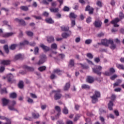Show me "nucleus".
<instances>
[{
	"label": "nucleus",
	"mask_w": 124,
	"mask_h": 124,
	"mask_svg": "<svg viewBox=\"0 0 124 124\" xmlns=\"http://www.w3.org/2000/svg\"><path fill=\"white\" fill-rule=\"evenodd\" d=\"M100 92L99 91H95L94 92V94L91 96V98H92V103L95 104L98 101V99L99 97H100Z\"/></svg>",
	"instance_id": "f257e3e1"
},
{
	"label": "nucleus",
	"mask_w": 124,
	"mask_h": 124,
	"mask_svg": "<svg viewBox=\"0 0 124 124\" xmlns=\"http://www.w3.org/2000/svg\"><path fill=\"white\" fill-rule=\"evenodd\" d=\"M52 92L55 93L54 96L55 100H59L62 98V95L61 93V90H53Z\"/></svg>",
	"instance_id": "f03ea898"
},
{
	"label": "nucleus",
	"mask_w": 124,
	"mask_h": 124,
	"mask_svg": "<svg viewBox=\"0 0 124 124\" xmlns=\"http://www.w3.org/2000/svg\"><path fill=\"white\" fill-rule=\"evenodd\" d=\"M101 69H102V67L99 65L97 66L96 68H93L92 69V70L93 73H95V74H97L98 76H101Z\"/></svg>",
	"instance_id": "7ed1b4c3"
},
{
	"label": "nucleus",
	"mask_w": 124,
	"mask_h": 124,
	"mask_svg": "<svg viewBox=\"0 0 124 124\" xmlns=\"http://www.w3.org/2000/svg\"><path fill=\"white\" fill-rule=\"evenodd\" d=\"M47 60V57H46V55L45 54H42L40 56V60L37 62V64L38 65H41V64H43L45 62H46V60Z\"/></svg>",
	"instance_id": "20e7f679"
},
{
	"label": "nucleus",
	"mask_w": 124,
	"mask_h": 124,
	"mask_svg": "<svg viewBox=\"0 0 124 124\" xmlns=\"http://www.w3.org/2000/svg\"><path fill=\"white\" fill-rule=\"evenodd\" d=\"M93 25L94 27H95V28L100 29V28H101V26H102V22H101V20L99 19L96 20L93 23Z\"/></svg>",
	"instance_id": "39448f33"
},
{
	"label": "nucleus",
	"mask_w": 124,
	"mask_h": 124,
	"mask_svg": "<svg viewBox=\"0 0 124 124\" xmlns=\"http://www.w3.org/2000/svg\"><path fill=\"white\" fill-rule=\"evenodd\" d=\"M13 78H14V76L12 74L10 73L8 75H7V79L8 80V82L10 83V84H12V83L15 82V80L13 79Z\"/></svg>",
	"instance_id": "423d86ee"
},
{
	"label": "nucleus",
	"mask_w": 124,
	"mask_h": 124,
	"mask_svg": "<svg viewBox=\"0 0 124 124\" xmlns=\"http://www.w3.org/2000/svg\"><path fill=\"white\" fill-rule=\"evenodd\" d=\"M119 22H120V19L119 18H116L114 20H112L110 23L113 25L114 27L118 28V27H119V25H118Z\"/></svg>",
	"instance_id": "0eeeda50"
},
{
	"label": "nucleus",
	"mask_w": 124,
	"mask_h": 124,
	"mask_svg": "<svg viewBox=\"0 0 124 124\" xmlns=\"http://www.w3.org/2000/svg\"><path fill=\"white\" fill-rule=\"evenodd\" d=\"M40 47L43 49L44 52H48V51H50V47L43 45V44H41Z\"/></svg>",
	"instance_id": "6e6552de"
},
{
	"label": "nucleus",
	"mask_w": 124,
	"mask_h": 124,
	"mask_svg": "<svg viewBox=\"0 0 124 124\" xmlns=\"http://www.w3.org/2000/svg\"><path fill=\"white\" fill-rule=\"evenodd\" d=\"M10 60H1L0 62V64L1 65H9L10 64Z\"/></svg>",
	"instance_id": "1a4fd4ad"
},
{
	"label": "nucleus",
	"mask_w": 124,
	"mask_h": 124,
	"mask_svg": "<svg viewBox=\"0 0 124 124\" xmlns=\"http://www.w3.org/2000/svg\"><path fill=\"white\" fill-rule=\"evenodd\" d=\"M93 8H91L90 5H87L85 8V11H89V14H93Z\"/></svg>",
	"instance_id": "9d476101"
},
{
	"label": "nucleus",
	"mask_w": 124,
	"mask_h": 124,
	"mask_svg": "<svg viewBox=\"0 0 124 124\" xmlns=\"http://www.w3.org/2000/svg\"><path fill=\"white\" fill-rule=\"evenodd\" d=\"M86 81L89 84H93V83L94 82V79L93 78V77L89 76L87 77Z\"/></svg>",
	"instance_id": "9b49d317"
},
{
	"label": "nucleus",
	"mask_w": 124,
	"mask_h": 124,
	"mask_svg": "<svg viewBox=\"0 0 124 124\" xmlns=\"http://www.w3.org/2000/svg\"><path fill=\"white\" fill-rule=\"evenodd\" d=\"M75 66V62L74 59H71L69 62L68 67L71 68L72 67H74Z\"/></svg>",
	"instance_id": "f8f14e48"
},
{
	"label": "nucleus",
	"mask_w": 124,
	"mask_h": 124,
	"mask_svg": "<svg viewBox=\"0 0 124 124\" xmlns=\"http://www.w3.org/2000/svg\"><path fill=\"white\" fill-rule=\"evenodd\" d=\"M3 106H6L8 103H9V99H7L5 98H3L1 99Z\"/></svg>",
	"instance_id": "ddd939ff"
},
{
	"label": "nucleus",
	"mask_w": 124,
	"mask_h": 124,
	"mask_svg": "<svg viewBox=\"0 0 124 124\" xmlns=\"http://www.w3.org/2000/svg\"><path fill=\"white\" fill-rule=\"evenodd\" d=\"M25 69H27L28 71H31V72H33L34 71V68L32 67H30L27 65L23 66Z\"/></svg>",
	"instance_id": "4468645a"
},
{
	"label": "nucleus",
	"mask_w": 124,
	"mask_h": 124,
	"mask_svg": "<svg viewBox=\"0 0 124 124\" xmlns=\"http://www.w3.org/2000/svg\"><path fill=\"white\" fill-rule=\"evenodd\" d=\"M113 106H114V102L112 101H109L108 104V107L110 111L113 110Z\"/></svg>",
	"instance_id": "2eb2a0df"
},
{
	"label": "nucleus",
	"mask_w": 124,
	"mask_h": 124,
	"mask_svg": "<svg viewBox=\"0 0 124 124\" xmlns=\"http://www.w3.org/2000/svg\"><path fill=\"white\" fill-rule=\"evenodd\" d=\"M55 109L56 111L58 112V113L56 115V116H55V117L58 116V118H59V117L60 116V115H61V107H60L59 106H56L55 107Z\"/></svg>",
	"instance_id": "dca6fc26"
},
{
	"label": "nucleus",
	"mask_w": 124,
	"mask_h": 124,
	"mask_svg": "<svg viewBox=\"0 0 124 124\" xmlns=\"http://www.w3.org/2000/svg\"><path fill=\"white\" fill-rule=\"evenodd\" d=\"M102 45L103 46H105L106 47H108L109 45L108 44V40L107 39H103L101 40Z\"/></svg>",
	"instance_id": "f3484780"
},
{
	"label": "nucleus",
	"mask_w": 124,
	"mask_h": 124,
	"mask_svg": "<svg viewBox=\"0 0 124 124\" xmlns=\"http://www.w3.org/2000/svg\"><path fill=\"white\" fill-rule=\"evenodd\" d=\"M15 61H18L19 60H23V57L22 56V54H18L15 56L14 58Z\"/></svg>",
	"instance_id": "a211bd4d"
},
{
	"label": "nucleus",
	"mask_w": 124,
	"mask_h": 124,
	"mask_svg": "<svg viewBox=\"0 0 124 124\" xmlns=\"http://www.w3.org/2000/svg\"><path fill=\"white\" fill-rule=\"evenodd\" d=\"M10 98H12L13 99H15L17 98V93L15 92L12 93H10Z\"/></svg>",
	"instance_id": "6ab92c4d"
},
{
	"label": "nucleus",
	"mask_w": 124,
	"mask_h": 124,
	"mask_svg": "<svg viewBox=\"0 0 124 124\" xmlns=\"http://www.w3.org/2000/svg\"><path fill=\"white\" fill-rule=\"evenodd\" d=\"M14 34H15V33L13 32L5 33L3 35V37H10V36H12Z\"/></svg>",
	"instance_id": "aec40b11"
},
{
	"label": "nucleus",
	"mask_w": 124,
	"mask_h": 124,
	"mask_svg": "<svg viewBox=\"0 0 124 124\" xmlns=\"http://www.w3.org/2000/svg\"><path fill=\"white\" fill-rule=\"evenodd\" d=\"M18 47V45L16 44H12L10 46H9V49L10 50H12L13 51L15 50L16 49V47Z\"/></svg>",
	"instance_id": "412c9836"
},
{
	"label": "nucleus",
	"mask_w": 124,
	"mask_h": 124,
	"mask_svg": "<svg viewBox=\"0 0 124 124\" xmlns=\"http://www.w3.org/2000/svg\"><path fill=\"white\" fill-rule=\"evenodd\" d=\"M47 41L48 43H52V42H54L55 41V38L53 36L47 37Z\"/></svg>",
	"instance_id": "4be33fe9"
},
{
	"label": "nucleus",
	"mask_w": 124,
	"mask_h": 124,
	"mask_svg": "<svg viewBox=\"0 0 124 124\" xmlns=\"http://www.w3.org/2000/svg\"><path fill=\"white\" fill-rule=\"evenodd\" d=\"M69 17L70 19H76L77 18V15H75L74 13H70Z\"/></svg>",
	"instance_id": "5701e85b"
},
{
	"label": "nucleus",
	"mask_w": 124,
	"mask_h": 124,
	"mask_svg": "<svg viewBox=\"0 0 124 124\" xmlns=\"http://www.w3.org/2000/svg\"><path fill=\"white\" fill-rule=\"evenodd\" d=\"M18 87L19 89H24V81L23 80L19 81L18 84Z\"/></svg>",
	"instance_id": "b1692460"
},
{
	"label": "nucleus",
	"mask_w": 124,
	"mask_h": 124,
	"mask_svg": "<svg viewBox=\"0 0 124 124\" xmlns=\"http://www.w3.org/2000/svg\"><path fill=\"white\" fill-rule=\"evenodd\" d=\"M69 88H70V83L69 82L66 83L65 85L64 86V91H65V92L68 91V90H69Z\"/></svg>",
	"instance_id": "393cba45"
},
{
	"label": "nucleus",
	"mask_w": 124,
	"mask_h": 124,
	"mask_svg": "<svg viewBox=\"0 0 124 124\" xmlns=\"http://www.w3.org/2000/svg\"><path fill=\"white\" fill-rule=\"evenodd\" d=\"M49 10L51 12H53L54 13H58V12L59 11L58 8H49Z\"/></svg>",
	"instance_id": "a878e982"
},
{
	"label": "nucleus",
	"mask_w": 124,
	"mask_h": 124,
	"mask_svg": "<svg viewBox=\"0 0 124 124\" xmlns=\"http://www.w3.org/2000/svg\"><path fill=\"white\" fill-rule=\"evenodd\" d=\"M45 21L46 23H47L48 24H53L54 20L52 19V18H47L45 19Z\"/></svg>",
	"instance_id": "bb28decb"
},
{
	"label": "nucleus",
	"mask_w": 124,
	"mask_h": 124,
	"mask_svg": "<svg viewBox=\"0 0 124 124\" xmlns=\"http://www.w3.org/2000/svg\"><path fill=\"white\" fill-rule=\"evenodd\" d=\"M3 49L5 53H6V54H9V49H8V45H4L3 46Z\"/></svg>",
	"instance_id": "cd10ccee"
},
{
	"label": "nucleus",
	"mask_w": 124,
	"mask_h": 124,
	"mask_svg": "<svg viewBox=\"0 0 124 124\" xmlns=\"http://www.w3.org/2000/svg\"><path fill=\"white\" fill-rule=\"evenodd\" d=\"M32 117L33 118V119H38V118L40 117V115L38 113L36 114L35 113L32 112Z\"/></svg>",
	"instance_id": "c85d7f7f"
},
{
	"label": "nucleus",
	"mask_w": 124,
	"mask_h": 124,
	"mask_svg": "<svg viewBox=\"0 0 124 124\" xmlns=\"http://www.w3.org/2000/svg\"><path fill=\"white\" fill-rule=\"evenodd\" d=\"M26 33L30 37H32V36H33V33L31 31H26Z\"/></svg>",
	"instance_id": "c756f323"
},
{
	"label": "nucleus",
	"mask_w": 124,
	"mask_h": 124,
	"mask_svg": "<svg viewBox=\"0 0 124 124\" xmlns=\"http://www.w3.org/2000/svg\"><path fill=\"white\" fill-rule=\"evenodd\" d=\"M62 31H69V27H61Z\"/></svg>",
	"instance_id": "7c9ffc66"
},
{
	"label": "nucleus",
	"mask_w": 124,
	"mask_h": 124,
	"mask_svg": "<svg viewBox=\"0 0 124 124\" xmlns=\"http://www.w3.org/2000/svg\"><path fill=\"white\" fill-rule=\"evenodd\" d=\"M8 108L9 110H11V111H16V112H18V110L14 108V106H9Z\"/></svg>",
	"instance_id": "2f4dec72"
},
{
	"label": "nucleus",
	"mask_w": 124,
	"mask_h": 124,
	"mask_svg": "<svg viewBox=\"0 0 124 124\" xmlns=\"http://www.w3.org/2000/svg\"><path fill=\"white\" fill-rule=\"evenodd\" d=\"M62 113L65 115H67L68 114V109L66 108V107H64L62 110Z\"/></svg>",
	"instance_id": "473e14b6"
},
{
	"label": "nucleus",
	"mask_w": 124,
	"mask_h": 124,
	"mask_svg": "<svg viewBox=\"0 0 124 124\" xmlns=\"http://www.w3.org/2000/svg\"><path fill=\"white\" fill-rule=\"evenodd\" d=\"M20 9L23 11H28L29 8L27 6H22L20 7Z\"/></svg>",
	"instance_id": "72a5a7b5"
},
{
	"label": "nucleus",
	"mask_w": 124,
	"mask_h": 124,
	"mask_svg": "<svg viewBox=\"0 0 124 124\" xmlns=\"http://www.w3.org/2000/svg\"><path fill=\"white\" fill-rule=\"evenodd\" d=\"M38 70L40 71L41 72H42L43 71H45V70H46V66H43L39 67L38 68Z\"/></svg>",
	"instance_id": "f704fd0d"
},
{
	"label": "nucleus",
	"mask_w": 124,
	"mask_h": 124,
	"mask_svg": "<svg viewBox=\"0 0 124 124\" xmlns=\"http://www.w3.org/2000/svg\"><path fill=\"white\" fill-rule=\"evenodd\" d=\"M82 89H84L85 90H90L91 89V87L90 86L86 85V84H84L81 86Z\"/></svg>",
	"instance_id": "c9c22d12"
},
{
	"label": "nucleus",
	"mask_w": 124,
	"mask_h": 124,
	"mask_svg": "<svg viewBox=\"0 0 124 124\" xmlns=\"http://www.w3.org/2000/svg\"><path fill=\"white\" fill-rule=\"evenodd\" d=\"M19 24L21 26H27V24H26V21H25V20H24L23 19H20V21L19 22Z\"/></svg>",
	"instance_id": "e433bc0d"
},
{
	"label": "nucleus",
	"mask_w": 124,
	"mask_h": 124,
	"mask_svg": "<svg viewBox=\"0 0 124 124\" xmlns=\"http://www.w3.org/2000/svg\"><path fill=\"white\" fill-rule=\"evenodd\" d=\"M117 67L119 69H122L123 70H124V65L123 64H117L116 65Z\"/></svg>",
	"instance_id": "4c0bfd02"
},
{
	"label": "nucleus",
	"mask_w": 124,
	"mask_h": 124,
	"mask_svg": "<svg viewBox=\"0 0 124 124\" xmlns=\"http://www.w3.org/2000/svg\"><path fill=\"white\" fill-rule=\"evenodd\" d=\"M0 93L1 94L3 93H7V91L6 90V88H4L3 89H1L0 90Z\"/></svg>",
	"instance_id": "58836bf2"
},
{
	"label": "nucleus",
	"mask_w": 124,
	"mask_h": 124,
	"mask_svg": "<svg viewBox=\"0 0 124 124\" xmlns=\"http://www.w3.org/2000/svg\"><path fill=\"white\" fill-rule=\"evenodd\" d=\"M51 48L54 49V50H57L58 49V46H57L56 43L53 44L51 46Z\"/></svg>",
	"instance_id": "ea45409f"
},
{
	"label": "nucleus",
	"mask_w": 124,
	"mask_h": 124,
	"mask_svg": "<svg viewBox=\"0 0 124 124\" xmlns=\"http://www.w3.org/2000/svg\"><path fill=\"white\" fill-rule=\"evenodd\" d=\"M39 52V48H38V47H35L34 50V54L35 55H37V54H38Z\"/></svg>",
	"instance_id": "a19ab883"
},
{
	"label": "nucleus",
	"mask_w": 124,
	"mask_h": 124,
	"mask_svg": "<svg viewBox=\"0 0 124 124\" xmlns=\"http://www.w3.org/2000/svg\"><path fill=\"white\" fill-rule=\"evenodd\" d=\"M62 36L63 37V38H67V37L69 36V35L67 33L64 32L62 33Z\"/></svg>",
	"instance_id": "79ce46f5"
},
{
	"label": "nucleus",
	"mask_w": 124,
	"mask_h": 124,
	"mask_svg": "<svg viewBox=\"0 0 124 124\" xmlns=\"http://www.w3.org/2000/svg\"><path fill=\"white\" fill-rule=\"evenodd\" d=\"M3 23L4 24V25H6V26H8V27H9V28H10V29L11 30V29H12L11 28V26H10V25H8V21L7 20H4L2 21Z\"/></svg>",
	"instance_id": "37998d69"
},
{
	"label": "nucleus",
	"mask_w": 124,
	"mask_h": 124,
	"mask_svg": "<svg viewBox=\"0 0 124 124\" xmlns=\"http://www.w3.org/2000/svg\"><path fill=\"white\" fill-rule=\"evenodd\" d=\"M69 10H70V9L66 6H65L63 8V11H64L65 12H68Z\"/></svg>",
	"instance_id": "c03bdc74"
},
{
	"label": "nucleus",
	"mask_w": 124,
	"mask_h": 124,
	"mask_svg": "<svg viewBox=\"0 0 124 124\" xmlns=\"http://www.w3.org/2000/svg\"><path fill=\"white\" fill-rule=\"evenodd\" d=\"M80 117H81V116L79 114L76 115L74 118V121L77 122V121H78V120H79V119L80 118Z\"/></svg>",
	"instance_id": "a18cd8bd"
},
{
	"label": "nucleus",
	"mask_w": 124,
	"mask_h": 124,
	"mask_svg": "<svg viewBox=\"0 0 124 124\" xmlns=\"http://www.w3.org/2000/svg\"><path fill=\"white\" fill-rule=\"evenodd\" d=\"M116 72V70L113 68H110L109 69V73L111 74H114Z\"/></svg>",
	"instance_id": "49530a36"
},
{
	"label": "nucleus",
	"mask_w": 124,
	"mask_h": 124,
	"mask_svg": "<svg viewBox=\"0 0 124 124\" xmlns=\"http://www.w3.org/2000/svg\"><path fill=\"white\" fill-rule=\"evenodd\" d=\"M5 70V67L4 66H0V73H2L3 71Z\"/></svg>",
	"instance_id": "de8ad7c7"
},
{
	"label": "nucleus",
	"mask_w": 124,
	"mask_h": 124,
	"mask_svg": "<svg viewBox=\"0 0 124 124\" xmlns=\"http://www.w3.org/2000/svg\"><path fill=\"white\" fill-rule=\"evenodd\" d=\"M115 99H116V95L112 94L111 97V100L110 101H112V102H114Z\"/></svg>",
	"instance_id": "09e8293b"
},
{
	"label": "nucleus",
	"mask_w": 124,
	"mask_h": 124,
	"mask_svg": "<svg viewBox=\"0 0 124 124\" xmlns=\"http://www.w3.org/2000/svg\"><path fill=\"white\" fill-rule=\"evenodd\" d=\"M54 73H57L58 74L59 72H62V70H61L60 69H56L53 71Z\"/></svg>",
	"instance_id": "8fccbe9b"
},
{
	"label": "nucleus",
	"mask_w": 124,
	"mask_h": 124,
	"mask_svg": "<svg viewBox=\"0 0 124 124\" xmlns=\"http://www.w3.org/2000/svg\"><path fill=\"white\" fill-rule=\"evenodd\" d=\"M87 57L89 59H93V56L92 53H87Z\"/></svg>",
	"instance_id": "3c124183"
},
{
	"label": "nucleus",
	"mask_w": 124,
	"mask_h": 124,
	"mask_svg": "<svg viewBox=\"0 0 124 124\" xmlns=\"http://www.w3.org/2000/svg\"><path fill=\"white\" fill-rule=\"evenodd\" d=\"M92 40L91 39H87L85 41V44H91V43L92 42Z\"/></svg>",
	"instance_id": "603ef678"
},
{
	"label": "nucleus",
	"mask_w": 124,
	"mask_h": 124,
	"mask_svg": "<svg viewBox=\"0 0 124 124\" xmlns=\"http://www.w3.org/2000/svg\"><path fill=\"white\" fill-rule=\"evenodd\" d=\"M117 46L114 44H112L111 45V46H110V49L111 50H115V48H116Z\"/></svg>",
	"instance_id": "864d4df0"
},
{
	"label": "nucleus",
	"mask_w": 124,
	"mask_h": 124,
	"mask_svg": "<svg viewBox=\"0 0 124 124\" xmlns=\"http://www.w3.org/2000/svg\"><path fill=\"white\" fill-rule=\"evenodd\" d=\"M71 27L73 28L75 25H76V23L75 22V20H71Z\"/></svg>",
	"instance_id": "5fc2aeb1"
},
{
	"label": "nucleus",
	"mask_w": 124,
	"mask_h": 124,
	"mask_svg": "<svg viewBox=\"0 0 124 124\" xmlns=\"http://www.w3.org/2000/svg\"><path fill=\"white\" fill-rule=\"evenodd\" d=\"M92 22V17L89 16L86 19V22L89 24Z\"/></svg>",
	"instance_id": "6e6d98bb"
},
{
	"label": "nucleus",
	"mask_w": 124,
	"mask_h": 124,
	"mask_svg": "<svg viewBox=\"0 0 124 124\" xmlns=\"http://www.w3.org/2000/svg\"><path fill=\"white\" fill-rule=\"evenodd\" d=\"M50 78V79H51V80H54V79H55V78H57V76H56L55 74H52L51 75Z\"/></svg>",
	"instance_id": "4d7b16f0"
},
{
	"label": "nucleus",
	"mask_w": 124,
	"mask_h": 124,
	"mask_svg": "<svg viewBox=\"0 0 124 124\" xmlns=\"http://www.w3.org/2000/svg\"><path fill=\"white\" fill-rule=\"evenodd\" d=\"M96 4L99 7H102V3L100 1H97Z\"/></svg>",
	"instance_id": "13d9d810"
},
{
	"label": "nucleus",
	"mask_w": 124,
	"mask_h": 124,
	"mask_svg": "<svg viewBox=\"0 0 124 124\" xmlns=\"http://www.w3.org/2000/svg\"><path fill=\"white\" fill-rule=\"evenodd\" d=\"M118 77V76H117V75H113L112 76H111L110 77V79L112 80H115V79H116V78H117Z\"/></svg>",
	"instance_id": "bf43d9fd"
},
{
	"label": "nucleus",
	"mask_w": 124,
	"mask_h": 124,
	"mask_svg": "<svg viewBox=\"0 0 124 124\" xmlns=\"http://www.w3.org/2000/svg\"><path fill=\"white\" fill-rule=\"evenodd\" d=\"M30 95L32 98H37V96L32 93H30Z\"/></svg>",
	"instance_id": "052dcab7"
},
{
	"label": "nucleus",
	"mask_w": 124,
	"mask_h": 124,
	"mask_svg": "<svg viewBox=\"0 0 124 124\" xmlns=\"http://www.w3.org/2000/svg\"><path fill=\"white\" fill-rule=\"evenodd\" d=\"M42 2L43 3V4H46V5H49V2L47 1V0H43Z\"/></svg>",
	"instance_id": "680f3d73"
},
{
	"label": "nucleus",
	"mask_w": 124,
	"mask_h": 124,
	"mask_svg": "<svg viewBox=\"0 0 124 124\" xmlns=\"http://www.w3.org/2000/svg\"><path fill=\"white\" fill-rule=\"evenodd\" d=\"M100 114H103V113H106V111H105L103 108L99 109Z\"/></svg>",
	"instance_id": "e2e57ef3"
},
{
	"label": "nucleus",
	"mask_w": 124,
	"mask_h": 124,
	"mask_svg": "<svg viewBox=\"0 0 124 124\" xmlns=\"http://www.w3.org/2000/svg\"><path fill=\"white\" fill-rule=\"evenodd\" d=\"M119 18H120V19H124V14H123L122 12L120 13V14H119Z\"/></svg>",
	"instance_id": "0e129e2a"
},
{
	"label": "nucleus",
	"mask_w": 124,
	"mask_h": 124,
	"mask_svg": "<svg viewBox=\"0 0 124 124\" xmlns=\"http://www.w3.org/2000/svg\"><path fill=\"white\" fill-rule=\"evenodd\" d=\"M43 15L45 16V17H48L49 16V13H47V12H44Z\"/></svg>",
	"instance_id": "69168bd1"
},
{
	"label": "nucleus",
	"mask_w": 124,
	"mask_h": 124,
	"mask_svg": "<svg viewBox=\"0 0 124 124\" xmlns=\"http://www.w3.org/2000/svg\"><path fill=\"white\" fill-rule=\"evenodd\" d=\"M94 62H96V63H98V62H100V59H99V58H95L94 59Z\"/></svg>",
	"instance_id": "338daca9"
},
{
	"label": "nucleus",
	"mask_w": 124,
	"mask_h": 124,
	"mask_svg": "<svg viewBox=\"0 0 124 124\" xmlns=\"http://www.w3.org/2000/svg\"><path fill=\"white\" fill-rule=\"evenodd\" d=\"M57 124H64V123H63V121L62 120H59L57 122Z\"/></svg>",
	"instance_id": "774afa93"
}]
</instances>
